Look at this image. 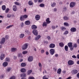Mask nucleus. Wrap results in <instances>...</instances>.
I'll use <instances>...</instances> for the list:
<instances>
[{
  "mask_svg": "<svg viewBox=\"0 0 79 79\" xmlns=\"http://www.w3.org/2000/svg\"><path fill=\"white\" fill-rule=\"evenodd\" d=\"M31 28L32 29L34 30L32 31L33 33L35 35H38V31L37 30H36V29L37 28V27L35 25H33L31 26Z\"/></svg>",
  "mask_w": 79,
  "mask_h": 79,
  "instance_id": "obj_1",
  "label": "nucleus"
},
{
  "mask_svg": "<svg viewBox=\"0 0 79 79\" xmlns=\"http://www.w3.org/2000/svg\"><path fill=\"white\" fill-rule=\"evenodd\" d=\"M29 44L27 43H26L24 44L23 46H22V49L23 50H26V48H27Z\"/></svg>",
  "mask_w": 79,
  "mask_h": 79,
  "instance_id": "obj_2",
  "label": "nucleus"
},
{
  "mask_svg": "<svg viewBox=\"0 0 79 79\" xmlns=\"http://www.w3.org/2000/svg\"><path fill=\"white\" fill-rule=\"evenodd\" d=\"M74 62L72 60H70L68 61V64L69 65H73L74 64Z\"/></svg>",
  "mask_w": 79,
  "mask_h": 79,
  "instance_id": "obj_3",
  "label": "nucleus"
},
{
  "mask_svg": "<svg viewBox=\"0 0 79 79\" xmlns=\"http://www.w3.org/2000/svg\"><path fill=\"white\" fill-rule=\"evenodd\" d=\"M27 60L30 62H31L33 61V57L32 56H30L28 58Z\"/></svg>",
  "mask_w": 79,
  "mask_h": 79,
  "instance_id": "obj_4",
  "label": "nucleus"
},
{
  "mask_svg": "<svg viewBox=\"0 0 79 79\" xmlns=\"http://www.w3.org/2000/svg\"><path fill=\"white\" fill-rule=\"evenodd\" d=\"M76 5V2H72L70 4V6L71 8H73Z\"/></svg>",
  "mask_w": 79,
  "mask_h": 79,
  "instance_id": "obj_5",
  "label": "nucleus"
},
{
  "mask_svg": "<svg viewBox=\"0 0 79 79\" xmlns=\"http://www.w3.org/2000/svg\"><path fill=\"white\" fill-rule=\"evenodd\" d=\"M50 53L51 55H53L55 53V49H51L50 51Z\"/></svg>",
  "mask_w": 79,
  "mask_h": 79,
  "instance_id": "obj_6",
  "label": "nucleus"
},
{
  "mask_svg": "<svg viewBox=\"0 0 79 79\" xmlns=\"http://www.w3.org/2000/svg\"><path fill=\"white\" fill-rule=\"evenodd\" d=\"M77 72H78V71H77V70L74 69L71 71V73L73 75H75V74H77Z\"/></svg>",
  "mask_w": 79,
  "mask_h": 79,
  "instance_id": "obj_7",
  "label": "nucleus"
},
{
  "mask_svg": "<svg viewBox=\"0 0 79 79\" xmlns=\"http://www.w3.org/2000/svg\"><path fill=\"white\" fill-rule=\"evenodd\" d=\"M49 47L51 48H53L55 47V44L53 43H52L49 45Z\"/></svg>",
  "mask_w": 79,
  "mask_h": 79,
  "instance_id": "obj_8",
  "label": "nucleus"
},
{
  "mask_svg": "<svg viewBox=\"0 0 79 79\" xmlns=\"http://www.w3.org/2000/svg\"><path fill=\"white\" fill-rule=\"evenodd\" d=\"M70 31L72 32H74L76 31V28L75 27H72L70 29Z\"/></svg>",
  "mask_w": 79,
  "mask_h": 79,
  "instance_id": "obj_9",
  "label": "nucleus"
},
{
  "mask_svg": "<svg viewBox=\"0 0 79 79\" xmlns=\"http://www.w3.org/2000/svg\"><path fill=\"white\" fill-rule=\"evenodd\" d=\"M40 16L39 15H37L35 16V19L36 21H39L40 19Z\"/></svg>",
  "mask_w": 79,
  "mask_h": 79,
  "instance_id": "obj_10",
  "label": "nucleus"
},
{
  "mask_svg": "<svg viewBox=\"0 0 79 79\" xmlns=\"http://www.w3.org/2000/svg\"><path fill=\"white\" fill-rule=\"evenodd\" d=\"M13 10L14 11H17V6L16 5H14L13 6Z\"/></svg>",
  "mask_w": 79,
  "mask_h": 79,
  "instance_id": "obj_11",
  "label": "nucleus"
},
{
  "mask_svg": "<svg viewBox=\"0 0 79 79\" xmlns=\"http://www.w3.org/2000/svg\"><path fill=\"white\" fill-rule=\"evenodd\" d=\"M5 57V55L4 54H2L0 56V59L1 60H3Z\"/></svg>",
  "mask_w": 79,
  "mask_h": 79,
  "instance_id": "obj_12",
  "label": "nucleus"
},
{
  "mask_svg": "<svg viewBox=\"0 0 79 79\" xmlns=\"http://www.w3.org/2000/svg\"><path fill=\"white\" fill-rule=\"evenodd\" d=\"M5 42V38H2L1 40V41L0 44H4Z\"/></svg>",
  "mask_w": 79,
  "mask_h": 79,
  "instance_id": "obj_13",
  "label": "nucleus"
},
{
  "mask_svg": "<svg viewBox=\"0 0 79 79\" xmlns=\"http://www.w3.org/2000/svg\"><path fill=\"white\" fill-rule=\"evenodd\" d=\"M8 64V62H4L2 64V65L4 67H6V66H7Z\"/></svg>",
  "mask_w": 79,
  "mask_h": 79,
  "instance_id": "obj_14",
  "label": "nucleus"
},
{
  "mask_svg": "<svg viewBox=\"0 0 79 79\" xmlns=\"http://www.w3.org/2000/svg\"><path fill=\"white\" fill-rule=\"evenodd\" d=\"M20 71L21 73H26V70L24 68H22L20 69Z\"/></svg>",
  "mask_w": 79,
  "mask_h": 79,
  "instance_id": "obj_15",
  "label": "nucleus"
},
{
  "mask_svg": "<svg viewBox=\"0 0 79 79\" xmlns=\"http://www.w3.org/2000/svg\"><path fill=\"white\" fill-rule=\"evenodd\" d=\"M68 45L69 48L72 47H73V43L71 42L69 43L68 44Z\"/></svg>",
  "mask_w": 79,
  "mask_h": 79,
  "instance_id": "obj_16",
  "label": "nucleus"
},
{
  "mask_svg": "<svg viewBox=\"0 0 79 79\" xmlns=\"http://www.w3.org/2000/svg\"><path fill=\"white\" fill-rule=\"evenodd\" d=\"M21 77L23 78H24L26 76V74L25 73H23L21 74Z\"/></svg>",
  "mask_w": 79,
  "mask_h": 79,
  "instance_id": "obj_17",
  "label": "nucleus"
},
{
  "mask_svg": "<svg viewBox=\"0 0 79 79\" xmlns=\"http://www.w3.org/2000/svg\"><path fill=\"white\" fill-rule=\"evenodd\" d=\"M46 23L47 24H50L51 23V21H50V18H47L46 20Z\"/></svg>",
  "mask_w": 79,
  "mask_h": 79,
  "instance_id": "obj_18",
  "label": "nucleus"
},
{
  "mask_svg": "<svg viewBox=\"0 0 79 79\" xmlns=\"http://www.w3.org/2000/svg\"><path fill=\"white\" fill-rule=\"evenodd\" d=\"M25 24L26 25H29L31 24V22L29 20H27L25 22Z\"/></svg>",
  "mask_w": 79,
  "mask_h": 79,
  "instance_id": "obj_19",
  "label": "nucleus"
},
{
  "mask_svg": "<svg viewBox=\"0 0 79 79\" xmlns=\"http://www.w3.org/2000/svg\"><path fill=\"white\" fill-rule=\"evenodd\" d=\"M16 50H17V49H16V48H13L11 49L12 52H16Z\"/></svg>",
  "mask_w": 79,
  "mask_h": 79,
  "instance_id": "obj_20",
  "label": "nucleus"
},
{
  "mask_svg": "<svg viewBox=\"0 0 79 79\" xmlns=\"http://www.w3.org/2000/svg\"><path fill=\"white\" fill-rule=\"evenodd\" d=\"M28 4L30 6H32V5H34V3L32 2V1H30L28 2Z\"/></svg>",
  "mask_w": 79,
  "mask_h": 79,
  "instance_id": "obj_21",
  "label": "nucleus"
},
{
  "mask_svg": "<svg viewBox=\"0 0 79 79\" xmlns=\"http://www.w3.org/2000/svg\"><path fill=\"white\" fill-rule=\"evenodd\" d=\"M61 73V69H59L58 70L57 73L59 74H60Z\"/></svg>",
  "mask_w": 79,
  "mask_h": 79,
  "instance_id": "obj_22",
  "label": "nucleus"
},
{
  "mask_svg": "<svg viewBox=\"0 0 79 79\" xmlns=\"http://www.w3.org/2000/svg\"><path fill=\"white\" fill-rule=\"evenodd\" d=\"M64 26H66L67 27L68 26H69V23L67 22L64 23Z\"/></svg>",
  "mask_w": 79,
  "mask_h": 79,
  "instance_id": "obj_23",
  "label": "nucleus"
},
{
  "mask_svg": "<svg viewBox=\"0 0 79 79\" xmlns=\"http://www.w3.org/2000/svg\"><path fill=\"white\" fill-rule=\"evenodd\" d=\"M32 72V70H29L27 72V74H28V75H29L30 74H31V73Z\"/></svg>",
  "mask_w": 79,
  "mask_h": 79,
  "instance_id": "obj_24",
  "label": "nucleus"
},
{
  "mask_svg": "<svg viewBox=\"0 0 79 79\" xmlns=\"http://www.w3.org/2000/svg\"><path fill=\"white\" fill-rule=\"evenodd\" d=\"M59 45L60 47H64V44L63 43H59Z\"/></svg>",
  "mask_w": 79,
  "mask_h": 79,
  "instance_id": "obj_25",
  "label": "nucleus"
},
{
  "mask_svg": "<svg viewBox=\"0 0 79 79\" xmlns=\"http://www.w3.org/2000/svg\"><path fill=\"white\" fill-rule=\"evenodd\" d=\"M26 65V63H22L21 64V66L22 67H25Z\"/></svg>",
  "mask_w": 79,
  "mask_h": 79,
  "instance_id": "obj_26",
  "label": "nucleus"
},
{
  "mask_svg": "<svg viewBox=\"0 0 79 79\" xmlns=\"http://www.w3.org/2000/svg\"><path fill=\"white\" fill-rule=\"evenodd\" d=\"M2 9L3 10H6V6L5 5H3L2 6Z\"/></svg>",
  "mask_w": 79,
  "mask_h": 79,
  "instance_id": "obj_27",
  "label": "nucleus"
},
{
  "mask_svg": "<svg viewBox=\"0 0 79 79\" xmlns=\"http://www.w3.org/2000/svg\"><path fill=\"white\" fill-rule=\"evenodd\" d=\"M64 20H68L69 17H67L66 16H64L63 18Z\"/></svg>",
  "mask_w": 79,
  "mask_h": 79,
  "instance_id": "obj_28",
  "label": "nucleus"
},
{
  "mask_svg": "<svg viewBox=\"0 0 79 79\" xmlns=\"http://www.w3.org/2000/svg\"><path fill=\"white\" fill-rule=\"evenodd\" d=\"M41 37V36L40 35H38L36 37L35 39V40H38L39 39H40Z\"/></svg>",
  "mask_w": 79,
  "mask_h": 79,
  "instance_id": "obj_29",
  "label": "nucleus"
},
{
  "mask_svg": "<svg viewBox=\"0 0 79 79\" xmlns=\"http://www.w3.org/2000/svg\"><path fill=\"white\" fill-rule=\"evenodd\" d=\"M15 5H18V6H21V4L18 2H15Z\"/></svg>",
  "mask_w": 79,
  "mask_h": 79,
  "instance_id": "obj_30",
  "label": "nucleus"
},
{
  "mask_svg": "<svg viewBox=\"0 0 79 79\" xmlns=\"http://www.w3.org/2000/svg\"><path fill=\"white\" fill-rule=\"evenodd\" d=\"M40 7H44L45 6V4L44 3H41L40 4Z\"/></svg>",
  "mask_w": 79,
  "mask_h": 79,
  "instance_id": "obj_31",
  "label": "nucleus"
},
{
  "mask_svg": "<svg viewBox=\"0 0 79 79\" xmlns=\"http://www.w3.org/2000/svg\"><path fill=\"white\" fill-rule=\"evenodd\" d=\"M64 49L65 51H68V46H65L64 47Z\"/></svg>",
  "mask_w": 79,
  "mask_h": 79,
  "instance_id": "obj_32",
  "label": "nucleus"
},
{
  "mask_svg": "<svg viewBox=\"0 0 79 79\" xmlns=\"http://www.w3.org/2000/svg\"><path fill=\"white\" fill-rule=\"evenodd\" d=\"M61 29L62 31H64V30H66V27H61Z\"/></svg>",
  "mask_w": 79,
  "mask_h": 79,
  "instance_id": "obj_33",
  "label": "nucleus"
},
{
  "mask_svg": "<svg viewBox=\"0 0 79 79\" xmlns=\"http://www.w3.org/2000/svg\"><path fill=\"white\" fill-rule=\"evenodd\" d=\"M24 17H23V15H21L20 16V20H21V21H24Z\"/></svg>",
  "mask_w": 79,
  "mask_h": 79,
  "instance_id": "obj_34",
  "label": "nucleus"
},
{
  "mask_svg": "<svg viewBox=\"0 0 79 79\" xmlns=\"http://www.w3.org/2000/svg\"><path fill=\"white\" fill-rule=\"evenodd\" d=\"M24 34H21L20 35V38H23L24 37Z\"/></svg>",
  "mask_w": 79,
  "mask_h": 79,
  "instance_id": "obj_35",
  "label": "nucleus"
},
{
  "mask_svg": "<svg viewBox=\"0 0 79 79\" xmlns=\"http://www.w3.org/2000/svg\"><path fill=\"white\" fill-rule=\"evenodd\" d=\"M5 61H8V62H9L10 61V58L8 57L6 58L5 59Z\"/></svg>",
  "mask_w": 79,
  "mask_h": 79,
  "instance_id": "obj_36",
  "label": "nucleus"
},
{
  "mask_svg": "<svg viewBox=\"0 0 79 79\" xmlns=\"http://www.w3.org/2000/svg\"><path fill=\"white\" fill-rule=\"evenodd\" d=\"M56 5V3L55 2H53V4H51V6L52 7H54Z\"/></svg>",
  "mask_w": 79,
  "mask_h": 79,
  "instance_id": "obj_37",
  "label": "nucleus"
},
{
  "mask_svg": "<svg viewBox=\"0 0 79 79\" xmlns=\"http://www.w3.org/2000/svg\"><path fill=\"white\" fill-rule=\"evenodd\" d=\"M13 25L9 26L6 27V29H9V28H10V27H13Z\"/></svg>",
  "mask_w": 79,
  "mask_h": 79,
  "instance_id": "obj_38",
  "label": "nucleus"
},
{
  "mask_svg": "<svg viewBox=\"0 0 79 79\" xmlns=\"http://www.w3.org/2000/svg\"><path fill=\"white\" fill-rule=\"evenodd\" d=\"M18 57H21V58H22L23 57L22 54H21V53H19L18 54Z\"/></svg>",
  "mask_w": 79,
  "mask_h": 79,
  "instance_id": "obj_39",
  "label": "nucleus"
},
{
  "mask_svg": "<svg viewBox=\"0 0 79 79\" xmlns=\"http://www.w3.org/2000/svg\"><path fill=\"white\" fill-rule=\"evenodd\" d=\"M22 53L23 54V55H25L26 54H27V51H23L22 52Z\"/></svg>",
  "mask_w": 79,
  "mask_h": 79,
  "instance_id": "obj_40",
  "label": "nucleus"
},
{
  "mask_svg": "<svg viewBox=\"0 0 79 79\" xmlns=\"http://www.w3.org/2000/svg\"><path fill=\"white\" fill-rule=\"evenodd\" d=\"M11 67H9L7 69V72H9L11 70Z\"/></svg>",
  "mask_w": 79,
  "mask_h": 79,
  "instance_id": "obj_41",
  "label": "nucleus"
},
{
  "mask_svg": "<svg viewBox=\"0 0 79 79\" xmlns=\"http://www.w3.org/2000/svg\"><path fill=\"white\" fill-rule=\"evenodd\" d=\"M6 17L7 18H11V15L10 14H7V15Z\"/></svg>",
  "mask_w": 79,
  "mask_h": 79,
  "instance_id": "obj_42",
  "label": "nucleus"
},
{
  "mask_svg": "<svg viewBox=\"0 0 79 79\" xmlns=\"http://www.w3.org/2000/svg\"><path fill=\"white\" fill-rule=\"evenodd\" d=\"M9 10L10 9H9V8H7L5 10L6 13H8V11H9Z\"/></svg>",
  "mask_w": 79,
  "mask_h": 79,
  "instance_id": "obj_43",
  "label": "nucleus"
},
{
  "mask_svg": "<svg viewBox=\"0 0 79 79\" xmlns=\"http://www.w3.org/2000/svg\"><path fill=\"white\" fill-rule=\"evenodd\" d=\"M10 79H16V77L15 76H12L10 78Z\"/></svg>",
  "mask_w": 79,
  "mask_h": 79,
  "instance_id": "obj_44",
  "label": "nucleus"
},
{
  "mask_svg": "<svg viewBox=\"0 0 79 79\" xmlns=\"http://www.w3.org/2000/svg\"><path fill=\"white\" fill-rule=\"evenodd\" d=\"M23 16L24 18H25V19H26V18H27V17H28V16H27V15H23Z\"/></svg>",
  "mask_w": 79,
  "mask_h": 79,
  "instance_id": "obj_45",
  "label": "nucleus"
},
{
  "mask_svg": "<svg viewBox=\"0 0 79 79\" xmlns=\"http://www.w3.org/2000/svg\"><path fill=\"white\" fill-rule=\"evenodd\" d=\"M47 26V23L46 22L43 23V26Z\"/></svg>",
  "mask_w": 79,
  "mask_h": 79,
  "instance_id": "obj_46",
  "label": "nucleus"
},
{
  "mask_svg": "<svg viewBox=\"0 0 79 79\" xmlns=\"http://www.w3.org/2000/svg\"><path fill=\"white\" fill-rule=\"evenodd\" d=\"M45 52V50L44 49H42L41 51V53L42 54L44 53V52Z\"/></svg>",
  "mask_w": 79,
  "mask_h": 79,
  "instance_id": "obj_47",
  "label": "nucleus"
},
{
  "mask_svg": "<svg viewBox=\"0 0 79 79\" xmlns=\"http://www.w3.org/2000/svg\"><path fill=\"white\" fill-rule=\"evenodd\" d=\"M38 64L40 68H42V64H41V63L40 62Z\"/></svg>",
  "mask_w": 79,
  "mask_h": 79,
  "instance_id": "obj_48",
  "label": "nucleus"
},
{
  "mask_svg": "<svg viewBox=\"0 0 79 79\" xmlns=\"http://www.w3.org/2000/svg\"><path fill=\"white\" fill-rule=\"evenodd\" d=\"M69 31H65L64 33V35L65 34H68Z\"/></svg>",
  "mask_w": 79,
  "mask_h": 79,
  "instance_id": "obj_49",
  "label": "nucleus"
},
{
  "mask_svg": "<svg viewBox=\"0 0 79 79\" xmlns=\"http://www.w3.org/2000/svg\"><path fill=\"white\" fill-rule=\"evenodd\" d=\"M43 79H48V78H47V76H44L43 77Z\"/></svg>",
  "mask_w": 79,
  "mask_h": 79,
  "instance_id": "obj_50",
  "label": "nucleus"
},
{
  "mask_svg": "<svg viewBox=\"0 0 79 79\" xmlns=\"http://www.w3.org/2000/svg\"><path fill=\"white\" fill-rule=\"evenodd\" d=\"M29 79H35L34 77H29Z\"/></svg>",
  "mask_w": 79,
  "mask_h": 79,
  "instance_id": "obj_51",
  "label": "nucleus"
},
{
  "mask_svg": "<svg viewBox=\"0 0 79 79\" xmlns=\"http://www.w3.org/2000/svg\"><path fill=\"white\" fill-rule=\"evenodd\" d=\"M21 27H23V26H24V23H23V22L22 23H21Z\"/></svg>",
  "mask_w": 79,
  "mask_h": 79,
  "instance_id": "obj_52",
  "label": "nucleus"
},
{
  "mask_svg": "<svg viewBox=\"0 0 79 79\" xmlns=\"http://www.w3.org/2000/svg\"><path fill=\"white\" fill-rule=\"evenodd\" d=\"M52 29H55V28H56V27H55V26H52Z\"/></svg>",
  "mask_w": 79,
  "mask_h": 79,
  "instance_id": "obj_53",
  "label": "nucleus"
},
{
  "mask_svg": "<svg viewBox=\"0 0 79 79\" xmlns=\"http://www.w3.org/2000/svg\"><path fill=\"white\" fill-rule=\"evenodd\" d=\"M73 47H75V48L77 47V44H74Z\"/></svg>",
  "mask_w": 79,
  "mask_h": 79,
  "instance_id": "obj_54",
  "label": "nucleus"
},
{
  "mask_svg": "<svg viewBox=\"0 0 79 79\" xmlns=\"http://www.w3.org/2000/svg\"><path fill=\"white\" fill-rule=\"evenodd\" d=\"M43 0H38V2L39 3H41V2H43Z\"/></svg>",
  "mask_w": 79,
  "mask_h": 79,
  "instance_id": "obj_55",
  "label": "nucleus"
},
{
  "mask_svg": "<svg viewBox=\"0 0 79 79\" xmlns=\"http://www.w3.org/2000/svg\"><path fill=\"white\" fill-rule=\"evenodd\" d=\"M72 57L73 58H76L77 57L75 55H73L72 56Z\"/></svg>",
  "mask_w": 79,
  "mask_h": 79,
  "instance_id": "obj_56",
  "label": "nucleus"
},
{
  "mask_svg": "<svg viewBox=\"0 0 79 79\" xmlns=\"http://www.w3.org/2000/svg\"><path fill=\"white\" fill-rule=\"evenodd\" d=\"M77 78H79V73L77 75Z\"/></svg>",
  "mask_w": 79,
  "mask_h": 79,
  "instance_id": "obj_57",
  "label": "nucleus"
},
{
  "mask_svg": "<svg viewBox=\"0 0 79 79\" xmlns=\"http://www.w3.org/2000/svg\"><path fill=\"white\" fill-rule=\"evenodd\" d=\"M73 49H74V48L71 47L70 48V50H71V51L73 50Z\"/></svg>",
  "mask_w": 79,
  "mask_h": 79,
  "instance_id": "obj_58",
  "label": "nucleus"
},
{
  "mask_svg": "<svg viewBox=\"0 0 79 79\" xmlns=\"http://www.w3.org/2000/svg\"><path fill=\"white\" fill-rule=\"evenodd\" d=\"M44 44H48V42L47 41H45L44 42Z\"/></svg>",
  "mask_w": 79,
  "mask_h": 79,
  "instance_id": "obj_59",
  "label": "nucleus"
},
{
  "mask_svg": "<svg viewBox=\"0 0 79 79\" xmlns=\"http://www.w3.org/2000/svg\"><path fill=\"white\" fill-rule=\"evenodd\" d=\"M47 39H48V40H50V37L49 36H48L47 37Z\"/></svg>",
  "mask_w": 79,
  "mask_h": 79,
  "instance_id": "obj_60",
  "label": "nucleus"
},
{
  "mask_svg": "<svg viewBox=\"0 0 79 79\" xmlns=\"http://www.w3.org/2000/svg\"><path fill=\"white\" fill-rule=\"evenodd\" d=\"M14 60H16V59H17V57L15 56H14Z\"/></svg>",
  "mask_w": 79,
  "mask_h": 79,
  "instance_id": "obj_61",
  "label": "nucleus"
},
{
  "mask_svg": "<svg viewBox=\"0 0 79 79\" xmlns=\"http://www.w3.org/2000/svg\"><path fill=\"white\" fill-rule=\"evenodd\" d=\"M64 11H66V10H67L66 7H64Z\"/></svg>",
  "mask_w": 79,
  "mask_h": 79,
  "instance_id": "obj_62",
  "label": "nucleus"
},
{
  "mask_svg": "<svg viewBox=\"0 0 79 79\" xmlns=\"http://www.w3.org/2000/svg\"><path fill=\"white\" fill-rule=\"evenodd\" d=\"M46 54L47 55H48V52L46 51Z\"/></svg>",
  "mask_w": 79,
  "mask_h": 79,
  "instance_id": "obj_63",
  "label": "nucleus"
},
{
  "mask_svg": "<svg viewBox=\"0 0 79 79\" xmlns=\"http://www.w3.org/2000/svg\"><path fill=\"white\" fill-rule=\"evenodd\" d=\"M2 3H3V1H0V5H2Z\"/></svg>",
  "mask_w": 79,
  "mask_h": 79,
  "instance_id": "obj_64",
  "label": "nucleus"
}]
</instances>
